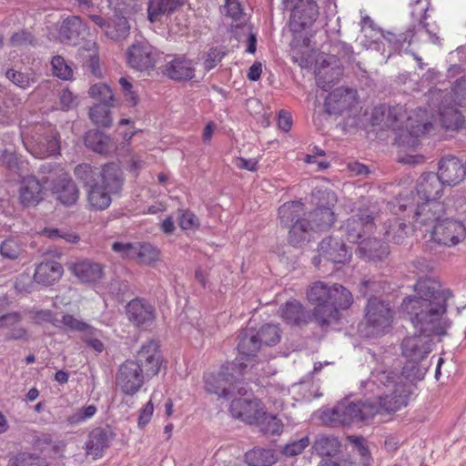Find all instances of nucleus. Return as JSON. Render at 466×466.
I'll return each mask as SVG.
<instances>
[{
  "label": "nucleus",
  "mask_w": 466,
  "mask_h": 466,
  "mask_svg": "<svg viewBox=\"0 0 466 466\" xmlns=\"http://www.w3.org/2000/svg\"><path fill=\"white\" fill-rule=\"evenodd\" d=\"M66 267L68 271L83 284L98 283L105 275V266L88 258L70 261Z\"/></svg>",
  "instance_id": "obj_14"
},
{
  "label": "nucleus",
  "mask_w": 466,
  "mask_h": 466,
  "mask_svg": "<svg viewBox=\"0 0 466 466\" xmlns=\"http://www.w3.org/2000/svg\"><path fill=\"white\" fill-rule=\"evenodd\" d=\"M431 238L441 245L453 247L465 239L466 228L461 221L445 219L433 227Z\"/></svg>",
  "instance_id": "obj_11"
},
{
  "label": "nucleus",
  "mask_w": 466,
  "mask_h": 466,
  "mask_svg": "<svg viewBox=\"0 0 466 466\" xmlns=\"http://www.w3.org/2000/svg\"><path fill=\"white\" fill-rule=\"evenodd\" d=\"M5 76L8 80H10L15 86L21 89H27L34 86L36 81L35 73L31 72H21L15 70L13 68H9L5 72Z\"/></svg>",
  "instance_id": "obj_47"
},
{
  "label": "nucleus",
  "mask_w": 466,
  "mask_h": 466,
  "mask_svg": "<svg viewBox=\"0 0 466 466\" xmlns=\"http://www.w3.org/2000/svg\"><path fill=\"white\" fill-rule=\"evenodd\" d=\"M444 184L435 173H425L420 177L417 194L420 201L440 200Z\"/></svg>",
  "instance_id": "obj_30"
},
{
  "label": "nucleus",
  "mask_w": 466,
  "mask_h": 466,
  "mask_svg": "<svg viewBox=\"0 0 466 466\" xmlns=\"http://www.w3.org/2000/svg\"><path fill=\"white\" fill-rule=\"evenodd\" d=\"M130 30L128 21L124 16H116L111 23H109L106 29V35L113 40H119L126 38Z\"/></svg>",
  "instance_id": "obj_46"
},
{
  "label": "nucleus",
  "mask_w": 466,
  "mask_h": 466,
  "mask_svg": "<svg viewBox=\"0 0 466 466\" xmlns=\"http://www.w3.org/2000/svg\"><path fill=\"white\" fill-rule=\"evenodd\" d=\"M60 322L62 323L63 328L68 331H79L86 333V335H93L96 331V329L91 327L89 324L70 314L64 315Z\"/></svg>",
  "instance_id": "obj_52"
},
{
  "label": "nucleus",
  "mask_w": 466,
  "mask_h": 466,
  "mask_svg": "<svg viewBox=\"0 0 466 466\" xmlns=\"http://www.w3.org/2000/svg\"><path fill=\"white\" fill-rule=\"evenodd\" d=\"M437 177L447 186H456L466 175V166L461 159L453 156L443 157L439 162Z\"/></svg>",
  "instance_id": "obj_18"
},
{
  "label": "nucleus",
  "mask_w": 466,
  "mask_h": 466,
  "mask_svg": "<svg viewBox=\"0 0 466 466\" xmlns=\"http://www.w3.org/2000/svg\"><path fill=\"white\" fill-rule=\"evenodd\" d=\"M238 350L241 356L253 357L256 356L260 349L261 341L257 332L252 329H246L240 332L238 335ZM243 362L244 357L237 359V362Z\"/></svg>",
  "instance_id": "obj_38"
},
{
  "label": "nucleus",
  "mask_w": 466,
  "mask_h": 466,
  "mask_svg": "<svg viewBox=\"0 0 466 466\" xmlns=\"http://www.w3.org/2000/svg\"><path fill=\"white\" fill-rule=\"evenodd\" d=\"M165 74L175 81H187L195 76V65L185 56H168Z\"/></svg>",
  "instance_id": "obj_24"
},
{
  "label": "nucleus",
  "mask_w": 466,
  "mask_h": 466,
  "mask_svg": "<svg viewBox=\"0 0 466 466\" xmlns=\"http://www.w3.org/2000/svg\"><path fill=\"white\" fill-rule=\"evenodd\" d=\"M10 44L14 47H26L28 46H35V38L30 31L21 29L11 35Z\"/></svg>",
  "instance_id": "obj_58"
},
{
  "label": "nucleus",
  "mask_w": 466,
  "mask_h": 466,
  "mask_svg": "<svg viewBox=\"0 0 466 466\" xmlns=\"http://www.w3.org/2000/svg\"><path fill=\"white\" fill-rule=\"evenodd\" d=\"M123 178L120 169L115 164L104 166L98 183L92 184L87 190L88 205L96 210L107 208L112 201V196L120 192Z\"/></svg>",
  "instance_id": "obj_4"
},
{
  "label": "nucleus",
  "mask_w": 466,
  "mask_h": 466,
  "mask_svg": "<svg viewBox=\"0 0 466 466\" xmlns=\"http://www.w3.org/2000/svg\"><path fill=\"white\" fill-rule=\"evenodd\" d=\"M445 214L444 204L437 199L430 201L418 200L413 218L420 225H428L433 222H441L440 219Z\"/></svg>",
  "instance_id": "obj_27"
},
{
  "label": "nucleus",
  "mask_w": 466,
  "mask_h": 466,
  "mask_svg": "<svg viewBox=\"0 0 466 466\" xmlns=\"http://www.w3.org/2000/svg\"><path fill=\"white\" fill-rule=\"evenodd\" d=\"M80 50V56L83 58V65L96 77H101L102 72L99 65V56L96 44L95 42L88 43Z\"/></svg>",
  "instance_id": "obj_42"
},
{
  "label": "nucleus",
  "mask_w": 466,
  "mask_h": 466,
  "mask_svg": "<svg viewBox=\"0 0 466 466\" xmlns=\"http://www.w3.org/2000/svg\"><path fill=\"white\" fill-rule=\"evenodd\" d=\"M158 249L148 242H136L135 259L139 263L150 264L158 259Z\"/></svg>",
  "instance_id": "obj_50"
},
{
  "label": "nucleus",
  "mask_w": 466,
  "mask_h": 466,
  "mask_svg": "<svg viewBox=\"0 0 466 466\" xmlns=\"http://www.w3.org/2000/svg\"><path fill=\"white\" fill-rule=\"evenodd\" d=\"M128 65L137 70L144 71L155 65L153 47L147 43L137 42L133 44L127 52Z\"/></svg>",
  "instance_id": "obj_23"
},
{
  "label": "nucleus",
  "mask_w": 466,
  "mask_h": 466,
  "mask_svg": "<svg viewBox=\"0 0 466 466\" xmlns=\"http://www.w3.org/2000/svg\"><path fill=\"white\" fill-rule=\"evenodd\" d=\"M453 98L457 105H466V76L458 78L452 87Z\"/></svg>",
  "instance_id": "obj_64"
},
{
  "label": "nucleus",
  "mask_w": 466,
  "mask_h": 466,
  "mask_svg": "<svg viewBox=\"0 0 466 466\" xmlns=\"http://www.w3.org/2000/svg\"><path fill=\"white\" fill-rule=\"evenodd\" d=\"M440 120L446 129H458L462 127L464 116L454 106H443L440 110Z\"/></svg>",
  "instance_id": "obj_44"
},
{
  "label": "nucleus",
  "mask_w": 466,
  "mask_h": 466,
  "mask_svg": "<svg viewBox=\"0 0 466 466\" xmlns=\"http://www.w3.org/2000/svg\"><path fill=\"white\" fill-rule=\"evenodd\" d=\"M237 367L235 368L234 377L233 379L230 378L229 383H232L231 386V392L229 393V396H239V398H242L243 396L247 395L248 389L246 388V384L242 381L240 377L243 375V370L247 367L243 362H240L238 360V363H236Z\"/></svg>",
  "instance_id": "obj_53"
},
{
  "label": "nucleus",
  "mask_w": 466,
  "mask_h": 466,
  "mask_svg": "<svg viewBox=\"0 0 466 466\" xmlns=\"http://www.w3.org/2000/svg\"><path fill=\"white\" fill-rule=\"evenodd\" d=\"M88 94L94 99L100 101V104L113 105L114 95L112 90L107 85L104 83L93 85L89 88Z\"/></svg>",
  "instance_id": "obj_55"
},
{
  "label": "nucleus",
  "mask_w": 466,
  "mask_h": 466,
  "mask_svg": "<svg viewBox=\"0 0 466 466\" xmlns=\"http://www.w3.org/2000/svg\"><path fill=\"white\" fill-rule=\"evenodd\" d=\"M319 16V6L313 0H300L293 8L289 27L299 33L310 26Z\"/></svg>",
  "instance_id": "obj_16"
},
{
  "label": "nucleus",
  "mask_w": 466,
  "mask_h": 466,
  "mask_svg": "<svg viewBox=\"0 0 466 466\" xmlns=\"http://www.w3.org/2000/svg\"><path fill=\"white\" fill-rule=\"evenodd\" d=\"M355 104V92L346 87H339L329 94L325 100V109L329 115H340Z\"/></svg>",
  "instance_id": "obj_25"
},
{
  "label": "nucleus",
  "mask_w": 466,
  "mask_h": 466,
  "mask_svg": "<svg viewBox=\"0 0 466 466\" xmlns=\"http://www.w3.org/2000/svg\"><path fill=\"white\" fill-rule=\"evenodd\" d=\"M86 26L77 15H69L62 20L58 28L59 40L67 45L76 46L83 38Z\"/></svg>",
  "instance_id": "obj_26"
},
{
  "label": "nucleus",
  "mask_w": 466,
  "mask_h": 466,
  "mask_svg": "<svg viewBox=\"0 0 466 466\" xmlns=\"http://www.w3.org/2000/svg\"><path fill=\"white\" fill-rule=\"evenodd\" d=\"M112 250L124 259H135L136 242L116 241L112 244Z\"/></svg>",
  "instance_id": "obj_61"
},
{
  "label": "nucleus",
  "mask_w": 466,
  "mask_h": 466,
  "mask_svg": "<svg viewBox=\"0 0 466 466\" xmlns=\"http://www.w3.org/2000/svg\"><path fill=\"white\" fill-rule=\"evenodd\" d=\"M379 413L378 406L370 401H350L345 399L331 410L325 413L331 423L350 425L355 421L366 420Z\"/></svg>",
  "instance_id": "obj_6"
},
{
  "label": "nucleus",
  "mask_w": 466,
  "mask_h": 466,
  "mask_svg": "<svg viewBox=\"0 0 466 466\" xmlns=\"http://www.w3.org/2000/svg\"><path fill=\"white\" fill-rule=\"evenodd\" d=\"M406 127L412 137H419L424 135L432 128V125L430 122L418 121L414 124L411 116H409Z\"/></svg>",
  "instance_id": "obj_63"
},
{
  "label": "nucleus",
  "mask_w": 466,
  "mask_h": 466,
  "mask_svg": "<svg viewBox=\"0 0 466 466\" xmlns=\"http://www.w3.org/2000/svg\"><path fill=\"white\" fill-rule=\"evenodd\" d=\"M374 228V218L369 210H360L349 218L340 227V230L349 242L357 243Z\"/></svg>",
  "instance_id": "obj_10"
},
{
  "label": "nucleus",
  "mask_w": 466,
  "mask_h": 466,
  "mask_svg": "<svg viewBox=\"0 0 466 466\" xmlns=\"http://www.w3.org/2000/svg\"><path fill=\"white\" fill-rule=\"evenodd\" d=\"M23 251V243L16 238H8L0 244V255L4 258L15 260Z\"/></svg>",
  "instance_id": "obj_51"
},
{
  "label": "nucleus",
  "mask_w": 466,
  "mask_h": 466,
  "mask_svg": "<svg viewBox=\"0 0 466 466\" xmlns=\"http://www.w3.org/2000/svg\"><path fill=\"white\" fill-rule=\"evenodd\" d=\"M279 312L287 324L302 326L307 325L313 317L309 311L306 310L303 305L294 299L286 302L279 308Z\"/></svg>",
  "instance_id": "obj_31"
},
{
  "label": "nucleus",
  "mask_w": 466,
  "mask_h": 466,
  "mask_svg": "<svg viewBox=\"0 0 466 466\" xmlns=\"http://www.w3.org/2000/svg\"><path fill=\"white\" fill-rule=\"evenodd\" d=\"M186 0H149L147 18L151 23L160 22L166 14H170L184 5Z\"/></svg>",
  "instance_id": "obj_37"
},
{
  "label": "nucleus",
  "mask_w": 466,
  "mask_h": 466,
  "mask_svg": "<svg viewBox=\"0 0 466 466\" xmlns=\"http://www.w3.org/2000/svg\"><path fill=\"white\" fill-rule=\"evenodd\" d=\"M127 317L137 327L147 328L156 319L154 307L147 300L134 299L126 307Z\"/></svg>",
  "instance_id": "obj_21"
},
{
  "label": "nucleus",
  "mask_w": 466,
  "mask_h": 466,
  "mask_svg": "<svg viewBox=\"0 0 466 466\" xmlns=\"http://www.w3.org/2000/svg\"><path fill=\"white\" fill-rule=\"evenodd\" d=\"M427 3L422 0H417L415 5L412 7V11L410 12V15L414 21L418 23V26L421 27L422 29H425L427 33L430 34L429 29L427 28V24L424 23V20L426 19L427 15Z\"/></svg>",
  "instance_id": "obj_60"
},
{
  "label": "nucleus",
  "mask_w": 466,
  "mask_h": 466,
  "mask_svg": "<svg viewBox=\"0 0 466 466\" xmlns=\"http://www.w3.org/2000/svg\"><path fill=\"white\" fill-rule=\"evenodd\" d=\"M389 246L377 238H367L360 242L357 254L370 261H380L389 255Z\"/></svg>",
  "instance_id": "obj_36"
},
{
  "label": "nucleus",
  "mask_w": 466,
  "mask_h": 466,
  "mask_svg": "<svg viewBox=\"0 0 466 466\" xmlns=\"http://www.w3.org/2000/svg\"><path fill=\"white\" fill-rule=\"evenodd\" d=\"M237 364L223 366L218 374H208L205 377L206 390L218 395V397L228 398L231 392L232 383L230 378L234 377V370Z\"/></svg>",
  "instance_id": "obj_20"
},
{
  "label": "nucleus",
  "mask_w": 466,
  "mask_h": 466,
  "mask_svg": "<svg viewBox=\"0 0 466 466\" xmlns=\"http://www.w3.org/2000/svg\"><path fill=\"white\" fill-rule=\"evenodd\" d=\"M384 238L387 241L402 244L409 235L408 225L398 218L389 219L384 226Z\"/></svg>",
  "instance_id": "obj_39"
},
{
  "label": "nucleus",
  "mask_w": 466,
  "mask_h": 466,
  "mask_svg": "<svg viewBox=\"0 0 466 466\" xmlns=\"http://www.w3.org/2000/svg\"><path fill=\"white\" fill-rule=\"evenodd\" d=\"M133 362L138 364L147 379L156 376L159 372L162 363L157 343L154 340H149L143 344Z\"/></svg>",
  "instance_id": "obj_17"
},
{
  "label": "nucleus",
  "mask_w": 466,
  "mask_h": 466,
  "mask_svg": "<svg viewBox=\"0 0 466 466\" xmlns=\"http://www.w3.org/2000/svg\"><path fill=\"white\" fill-rule=\"evenodd\" d=\"M321 198L327 201L328 206L319 205L309 215L308 222L309 230L323 231L329 228L335 221V214L332 207L337 202V198L332 191L319 192Z\"/></svg>",
  "instance_id": "obj_13"
},
{
  "label": "nucleus",
  "mask_w": 466,
  "mask_h": 466,
  "mask_svg": "<svg viewBox=\"0 0 466 466\" xmlns=\"http://www.w3.org/2000/svg\"><path fill=\"white\" fill-rule=\"evenodd\" d=\"M43 232L53 240L64 239L66 242L72 244L77 243L80 240L78 234L66 228H45Z\"/></svg>",
  "instance_id": "obj_56"
},
{
  "label": "nucleus",
  "mask_w": 466,
  "mask_h": 466,
  "mask_svg": "<svg viewBox=\"0 0 466 466\" xmlns=\"http://www.w3.org/2000/svg\"><path fill=\"white\" fill-rule=\"evenodd\" d=\"M319 256L334 264L346 263L350 258L347 246L333 238H324L319 245Z\"/></svg>",
  "instance_id": "obj_28"
},
{
  "label": "nucleus",
  "mask_w": 466,
  "mask_h": 466,
  "mask_svg": "<svg viewBox=\"0 0 466 466\" xmlns=\"http://www.w3.org/2000/svg\"><path fill=\"white\" fill-rule=\"evenodd\" d=\"M24 315L19 311H10L0 315V331L5 340L26 341L28 330L23 326Z\"/></svg>",
  "instance_id": "obj_19"
},
{
  "label": "nucleus",
  "mask_w": 466,
  "mask_h": 466,
  "mask_svg": "<svg viewBox=\"0 0 466 466\" xmlns=\"http://www.w3.org/2000/svg\"><path fill=\"white\" fill-rule=\"evenodd\" d=\"M366 321L370 329L369 334L378 336L383 334L390 327L393 312L388 303L378 298H370L366 306Z\"/></svg>",
  "instance_id": "obj_8"
},
{
  "label": "nucleus",
  "mask_w": 466,
  "mask_h": 466,
  "mask_svg": "<svg viewBox=\"0 0 466 466\" xmlns=\"http://www.w3.org/2000/svg\"><path fill=\"white\" fill-rule=\"evenodd\" d=\"M262 416L255 422L260 431L265 434L279 435L283 431L284 424L276 415L266 412L263 410Z\"/></svg>",
  "instance_id": "obj_45"
},
{
  "label": "nucleus",
  "mask_w": 466,
  "mask_h": 466,
  "mask_svg": "<svg viewBox=\"0 0 466 466\" xmlns=\"http://www.w3.org/2000/svg\"><path fill=\"white\" fill-rule=\"evenodd\" d=\"M262 344L272 346L280 340V329L274 324L263 325L257 332Z\"/></svg>",
  "instance_id": "obj_54"
},
{
  "label": "nucleus",
  "mask_w": 466,
  "mask_h": 466,
  "mask_svg": "<svg viewBox=\"0 0 466 466\" xmlns=\"http://www.w3.org/2000/svg\"><path fill=\"white\" fill-rule=\"evenodd\" d=\"M14 139L15 134L12 132L0 134V163L12 173L22 177L29 172V163L16 154Z\"/></svg>",
  "instance_id": "obj_9"
},
{
  "label": "nucleus",
  "mask_w": 466,
  "mask_h": 466,
  "mask_svg": "<svg viewBox=\"0 0 466 466\" xmlns=\"http://www.w3.org/2000/svg\"><path fill=\"white\" fill-rule=\"evenodd\" d=\"M63 274L64 268L59 262L43 261L35 267L34 280L43 286H52L62 278Z\"/></svg>",
  "instance_id": "obj_32"
},
{
  "label": "nucleus",
  "mask_w": 466,
  "mask_h": 466,
  "mask_svg": "<svg viewBox=\"0 0 466 466\" xmlns=\"http://www.w3.org/2000/svg\"><path fill=\"white\" fill-rule=\"evenodd\" d=\"M147 379L137 362L133 360L125 361L116 374V383L123 393L127 395L136 394Z\"/></svg>",
  "instance_id": "obj_12"
},
{
  "label": "nucleus",
  "mask_w": 466,
  "mask_h": 466,
  "mask_svg": "<svg viewBox=\"0 0 466 466\" xmlns=\"http://www.w3.org/2000/svg\"><path fill=\"white\" fill-rule=\"evenodd\" d=\"M53 74L63 79L69 80L73 76V69L71 66L66 62L63 56H56L51 60Z\"/></svg>",
  "instance_id": "obj_57"
},
{
  "label": "nucleus",
  "mask_w": 466,
  "mask_h": 466,
  "mask_svg": "<svg viewBox=\"0 0 466 466\" xmlns=\"http://www.w3.org/2000/svg\"><path fill=\"white\" fill-rule=\"evenodd\" d=\"M96 412V407L95 405H87L70 415L67 420L70 424H79L92 418Z\"/></svg>",
  "instance_id": "obj_62"
},
{
  "label": "nucleus",
  "mask_w": 466,
  "mask_h": 466,
  "mask_svg": "<svg viewBox=\"0 0 466 466\" xmlns=\"http://www.w3.org/2000/svg\"><path fill=\"white\" fill-rule=\"evenodd\" d=\"M85 145L95 152L106 155L111 149V139L105 133L93 129L86 132Z\"/></svg>",
  "instance_id": "obj_40"
},
{
  "label": "nucleus",
  "mask_w": 466,
  "mask_h": 466,
  "mask_svg": "<svg viewBox=\"0 0 466 466\" xmlns=\"http://www.w3.org/2000/svg\"><path fill=\"white\" fill-rule=\"evenodd\" d=\"M376 362L366 387L376 385L378 388L381 386L390 389V393H383L379 397L378 403H375L380 410L388 413L396 412L408 405L410 396L412 390L410 385L403 381H396V376L392 372H389L386 364L381 357H377L374 353L371 355Z\"/></svg>",
  "instance_id": "obj_3"
},
{
  "label": "nucleus",
  "mask_w": 466,
  "mask_h": 466,
  "mask_svg": "<svg viewBox=\"0 0 466 466\" xmlns=\"http://www.w3.org/2000/svg\"><path fill=\"white\" fill-rule=\"evenodd\" d=\"M21 177L19 188V198L24 206H35L42 199L44 195L43 184L34 176H25Z\"/></svg>",
  "instance_id": "obj_29"
},
{
  "label": "nucleus",
  "mask_w": 466,
  "mask_h": 466,
  "mask_svg": "<svg viewBox=\"0 0 466 466\" xmlns=\"http://www.w3.org/2000/svg\"><path fill=\"white\" fill-rule=\"evenodd\" d=\"M112 435V432L106 429L96 428L91 431L85 444L86 454L93 456L94 459L102 457Z\"/></svg>",
  "instance_id": "obj_35"
},
{
  "label": "nucleus",
  "mask_w": 466,
  "mask_h": 466,
  "mask_svg": "<svg viewBox=\"0 0 466 466\" xmlns=\"http://www.w3.org/2000/svg\"><path fill=\"white\" fill-rule=\"evenodd\" d=\"M53 195L61 204L70 207L77 202L80 192L72 178L64 177L54 184Z\"/></svg>",
  "instance_id": "obj_33"
},
{
  "label": "nucleus",
  "mask_w": 466,
  "mask_h": 466,
  "mask_svg": "<svg viewBox=\"0 0 466 466\" xmlns=\"http://www.w3.org/2000/svg\"><path fill=\"white\" fill-rule=\"evenodd\" d=\"M428 369L429 365L422 360L407 359L400 375L392 370H388V371L392 372L393 375L396 376V381L401 380L405 383H409L410 385V390H412L413 383L422 380Z\"/></svg>",
  "instance_id": "obj_34"
},
{
  "label": "nucleus",
  "mask_w": 466,
  "mask_h": 466,
  "mask_svg": "<svg viewBox=\"0 0 466 466\" xmlns=\"http://www.w3.org/2000/svg\"><path fill=\"white\" fill-rule=\"evenodd\" d=\"M100 173L96 167H93L88 164H80L75 167L74 174L81 180L86 189L92 187V184L98 183Z\"/></svg>",
  "instance_id": "obj_49"
},
{
  "label": "nucleus",
  "mask_w": 466,
  "mask_h": 466,
  "mask_svg": "<svg viewBox=\"0 0 466 466\" xmlns=\"http://www.w3.org/2000/svg\"><path fill=\"white\" fill-rule=\"evenodd\" d=\"M263 404L258 399L235 398L230 404L231 415L248 424L253 425L263 414Z\"/></svg>",
  "instance_id": "obj_15"
},
{
  "label": "nucleus",
  "mask_w": 466,
  "mask_h": 466,
  "mask_svg": "<svg viewBox=\"0 0 466 466\" xmlns=\"http://www.w3.org/2000/svg\"><path fill=\"white\" fill-rule=\"evenodd\" d=\"M304 215V204L300 201L287 202L279 208L280 223L289 229V241L293 246H299L306 241L309 231L308 219L302 218Z\"/></svg>",
  "instance_id": "obj_5"
},
{
  "label": "nucleus",
  "mask_w": 466,
  "mask_h": 466,
  "mask_svg": "<svg viewBox=\"0 0 466 466\" xmlns=\"http://www.w3.org/2000/svg\"><path fill=\"white\" fill-rule=\"evenodd\" d=\"M307 298L315 305L312 315L321 327L339 319V309H348L352 303V295L337 283L316 281L307 289Z\"/></svg>",
  "instance_id": "obj_2"
},
{
  "label": "nucleus",
  "mask_w": 466,
  "mask_h": 466,
  "mask_svg": "<svg viewBox=\"0 0 466 466\" xmlns=\"http://www.w3.org/2000/svg\"><path fill=\"white\" fill-rule=\"evenodd\" d=\"M239 30L235 31L236 37L238 41H241L242 36H247L248 47L246 51L249 54H254L257 49V35L253 33L251 25H244Z\"/></svg>",
  "instance_id": "obj_59"
},
{
  "label": "nucleus",
  "mask_w": 466,
  "mask_h": 466,
  "mask_svg": "<svg viewBox=\"0 0 466 466\" xmlns=\"http://www.w3.org/2000/svg\"><path fill=\"white\" fill-rule=\"evenodd\" d=\"M245 460L250 466H271L276 462L274 451L262 448H255L246 452Z\"/></svg>",
  "instance_id": "obj_43"
},
{
  "label": "nucleus",
  "mask_w": 466,
  "mask_h": 466,
  "mask_svg": "<svg viewBox=\"0 0 466 466\" xmlns=\"http://www.w3.org/2000/svg\"><path fill=\"white\" fill-rule=\"evenodd\" d=\"M340 441L337 437L332 435H319L316 438L313 450L319 456H334L336 455L340 449Z\"/></svg>",
  "instance_id": "obj_41"
},
{
  "label": "nucleus",
  "mask_w": 466,
  "mask_h": 466,
  "mask_svg": "<svg viewBox=\"0 0 466 466\" xmlns=\"http://www.w3.org/2000/svg\"><path fill=\"white\" fill-rule=\"evenodd\" d=\"M110 106L113 105L96 104L89 109L91 121L100 127H108L112 124Z\"/></svg>",
  "instance_id": "obj_48"
},
{
  "label": "nucleus",
  "mask_w": 466,
  "mask_h": 466,
  "mask_svg": "<svg viewBox=\"0 0 466 466\" xmlns=\"http://www.w3.org/2000/svg\"><path fill=\"white\" fill-rule=\"evenodd\" d=\"M24 146L34 157L45 158L57 154L60 150L59 135L51 128L37 125L30 137H24L21 132Z\"/></svg>",
  "instance_id": "obj_7"
},
{
  "label": "nucleus",
  "mask_w": 466,
  "mask_h": 466,
  "mask_svg": "<svg viewBox=\"0 0 466 466\" xmlns=\"http://www.w3.org/2000/svg\"><path fill=\"white\" fill-rule=\"evenodd\" d=\"M22 105V98L18 95L0 86V127H8L15 122Z\"/></svg>",
  "instance_id": "obj_22"
},
{
  "label": "nucleus",
  "mask_w": 466,
  "mask_h": 466,
  "mask_svg": "<svg viewBox=\"0 0 466 466\" xmlns=\"http://www.w3.org/2000/svg\"><path fill=\"white\" fill-rule=\"evenodd\" d=\"M413 292L402 299L400 312L420 334L406 337L401 342V352L406 359L424 360L432 350L431 337L446 335L451 326L446 313L452 293L432 278L419 279Z\"/></svg>",
  "instance_id": "obj_1"
}]
</instances>
